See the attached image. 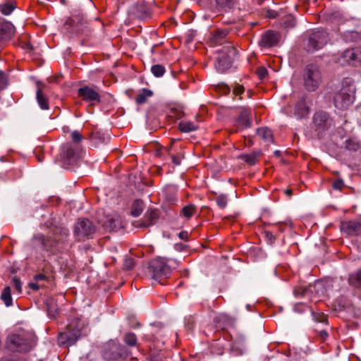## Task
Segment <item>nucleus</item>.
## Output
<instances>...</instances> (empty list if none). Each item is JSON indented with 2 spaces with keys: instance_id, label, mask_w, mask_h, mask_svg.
<instances>
[{
  "instance_id": "nucleus-1",
  "label": "nucleus",
  "mask_w": 361,
  "mask_h": 361,
  "mask_svg": "<svg viewBox=\"0 0 361 361\" xmlns=\"http://www.w3.org/2000/svg\"><path fill=\"white\" fill-rule=\"evenodd\" d=\"M89 331L85 322L79 318L73 319L67 326L66 331L59 336V342L68 346L74 345L78 339L86 336Z\"/></svg>"
},
{
  "instance_id": "nucleus-2",
  "label": "nucleus",
  "mask_w": 361,
  "mask_h": 361,
  "mask_svg": "<svg viewBox=\"0 0 361 361\" xmlns=\"http://www.w3.org/2000/svg\"><path fill=\"white\" fill-rule=\"evenodd\" d=\"M355 86L350 80L345 78L342 83L341 88L336 92L334 97V103L338 109H346L352 105L355 100Z\"/></svg>"
},
{
  "instance_id": "nucleus-3",
  "label": "nucleus",
  "mask_w": 361,
  "mask_h": 361,
  "mask_svg": "<svg viewBox=\"0 0 361 361\" xmlns=\"http://www.w3.org/2000/svg\"><path fill=\"white\" fill-rule=\"evenodd\" d=\"M178 265V262L176 259L158 257L150 262L149 269L152 278L158 280L167 277L171 274V269Z\"/></svg>"
},
{
  "instance_id": "nucleus-4",
  "label": "nucleus",
  "mask_w": 361,
  "mask_h": 361,
  "mask_svg": "<svg viewBox=\"0 0 361 361\" xmlns=\"http://www.w3.org/2000/svg\"><path fill=\"white\" fill-rule=\"evenodd\" d=\"M35 344V340L32 335L12 334L8 336L6 341L7 347L13 351L26 353L31 350Z\"/></svg>"
},
{
  "instance_id": "nucleus-5",
  "label": "nucleus",
  "mask_w": 361,
  "mask_h": 361,
  "mask_svg": "<svg viewBox=\"0 0 361 361\" xmlns=\"http://www.w3.org/2000/svg\"><path fill=\"white\" fill-rule=\"evenodd\" d=\"M329 40V34L324 30L312 31L304 40V47L307 52L312 53L322 49Z\"/></svg>"
},
{
  "instance_id": "nucleus-6",
  "label": "nucleus",
  "mask_w": 361,
  "mask_h": 361,
  "mask_svg": "<svg viewBox=\"0 0 361 361\" xmlns=\"http://www.w3.org/2000/svg\"><path fill=\"white\" fill-rule=\"evenodd\" d=\"M85 3L86 6L83 5L75 8L72 11L71 17V21L73 25L78 27L81 31H85V29L88 27V25L90 22V19L88 18L85 13V7L95 9V6L92 1L86 0Z\"/></svg>"
},
{
  "instance_id": "nucleus-7",
  "label": "nucleus",
  "mask_w": 361,
  "mask_h": 361,
  "mask_svg": "<svg viewBox=\"0 0 361 361\" xmlns=\"http://www.w3.org/2000/svg\"><path fill=\"white\" fill-rule=\"evenodd\" d=\"M304 86L308 91H315L322 82V74L319 67L314 64L307 66L303 74Z\"/></svg>"
},
{
  "instance_id": "nucleus-8",
  "label": "nucleus",
  "mask_w": 361,
  "mask_h": 361,
  "mask_svg": "<svg viewBox=\"0 0 361 361\" xmlns=\"http://www.w3.org/2000/svg\"><path fill=\"white\" fill-rule=\"evenodd\" d=\"M236 49L231 45H226L219 51V56L216 59L215 67L217 71L224 73L231 66Z\"/></svg>"
},
{
  "instance_id": "nucleus-9",
  "label": "nucleus",
  "mask_w": 361,
  "mask_h": 361,
  "mask_svg": "<svg viewBox=\"0 0 361 361\" xmlns=\"http://www.w3.org/2000/svg\"><path fill=\"white\" fill-rule=\"evenodd\" d=\"M96 226L88 219H78L74 226L73 233L77 240L92 238L96 232Z\"/></svg>"
},
{
  "instance_id": "nucleus-10",
  "label": "nucleus",
  "mask_w": 361,
  "mask_h": 361,
  "mask_svg": "<svg viewBox=\"0 0 361 361\" xmlns=\"http://www.w3.org/2000/svg\"><path fill=\"white\" fill-rule=\"evenodd\" d=\"M32 246L44 251L54 252L59 248L57 240L51 237H46L42 233H37L32 238Z\"/></svg>"
},
{
  "instance_id": "nucleus-11",
  "label": "nucleus",
  "mask_w": 361,
  "mask_h": 361,
  "mask_svg": "<svg viewBox=\"0 0 361 361\" xmlns=\"http://www.w3.org/2000/svg\"><path fill=\"white\" fill-rule=\"evenodd\" d=\"M126 348L124 346L115 342L108 343L103 350V357L107 360H114L121 358L123 360V357L127 355H125Z\"/></svg>"
},
{
  "instance_id": "nucleus-12",
  "label": "nucleus",
  "mask_w": 361,
  "mask_h": 361,
  "mask_svg": "<svg viewBox=\"0 0 361 361\" xmlns=\"http://www.w3.org/2000/svg\"><path fill=\"white\" fill-rule=\"evenodd\" d=\"M61 158L64 164L68 165L75 163L80 158V153L71 143H65L61 147Z\"/></svg>"
},
{
  "instance_id": "nucleus-13",
  "label": "nucleus",
  "mask_w": 361,
  "mask_h": 361,
  "mask_svg": "<svg viewBox=\"0 0 361 361\" xmlns=\"http://www.w3.org/2000/svg\"><path fill=\"white\" fill-rule=\"evenodd\" d=\"M341 230L348 235L361 234V217L341 222Z\"/></svg>"
},
{
  "instance_id": "nucleus-14",
  "label": "nucleus",
  "mask_w": 361,
  "mask_h": 361,
  "mask_svg": "<svg viewBox=\"0 0 361 361\" xmlns=\"http://www.w3.org/2000/svg\"><path fill=\"white\" fill-rule=\"evenodd\" d=\"M128 13L137 18L146 19L150 16V10L147 4L137 3L130 6Z\"/></svg>"
},
{
  "instance_id": "nucleus-15",
  "label": "nucleus",
  "mask_w": 361,
  "mask_h": 361,
  "mask_svg": "<svg viewBox=\"0 0 361 361\" xmlns=\"http://www.w3.org/2000/svg\"><path fill=\"white\" fill-rule=\"evenodd\" d=\"M78 94V96L82 97V99L85 102H100V96L99 93L88 86H84L79 88Z\"/></svg>"
},
{
  "instance_id": "nucleus-16",
  "label": "nucleus",
  "mask_w": 361,
  "mask_h": 361,
  "mask_svg": "<svg viewBox=\"0 0 361 361\" xmlns=\"http://www.w3.org/2000/svg\"><path fill=\"white\" fill-rule=\"evenodd\" d=\"M280 39V35L271 30L266 32L261 38L259 44L264 47H271L278 44Z\"/></svg>"
},
{
  "instance_id": "nucleus-17",
  "label": "nucleus",
  "mask_w": 361,
  "mask_h": 361,
  "mask_svg": "<svg viewBox=\"0 0 361 361\" xmlns=\"http://www.w3.org/2000/svg\"><path fill=\"white\" fill-rule=\"evenodd\" d=\"M158 216L157 209L148 210L145 216V219L142 221H136L133 223V226L137 228H147L154 224L155 220L157 219Z\"/></svg>"
},
{
  "instance_id": "nucleus-18",
  "label": "nucleus",
  "mask_w": 361,
  "mask_h": 361,
  "mask_svg": "<svg viewBox=\"0 0 361 361\" xmlns=\"http://www.w3.org/2000/svg\"><path fill=\"white\" fill-rule=\"evenodd\" d=\"M13 30L14 27L11 23L0 20V45L11 37Z\"/></svg>"
},
{
  "instance_id": "nucleus-19",
  "label": "nucleus",
  "mask_w": 361,
  "mask_h": 361,
  "mask_svg": "<svg viewBox=\"0 0 361 361\" xmlns=\"http://www.w3.org/2000/svg\"><path fill=\"white\" fill-rule=\"evenodd\" d=\"M314 123L319 128H325L331 125V120L329 114L324 111H318L313 117Z\"/></svg>"
},
{
  "instance_id": "nucleus-20",
  "label": "nucleus",
  "mask_w": 361,
  "mask_h": 361,
  "mask_svg": "<svg viewBox=\"0 0 361 361\" xmlns=\"http://www.w3.org/2000/svg\"><path fill=\"white\" fill-rule=\"evenodd\" d=\"M343 57L348 63L355 65L361 61V48L348 49L343 52Z\"/></svg>"
},
{
  "instance_id": "nucleus-21",
  "label": "nucleus",
  "mask_w": 361,
  "mask_h": 361,
  "mask_svg": "<svg viewBox=\"0 0 361 361\" xmlns=\"http://www.w3.org/2000/svg\"><path fill=\"white\" fill-rule=\"evenodd\" d=\"M251 111L249 109L242 107L240 111V115L236 118L238 125L242 128H249L251 126L250 116Z\"/></svg>"
},
{
  "instance_id": "nucleus-22",
  "label": "nucleus",
  "mask_w": 361,
  "mask_h": 361,
  "mask_svg": "<svg viewBox=\"0 0 361 361\" xmlns=\"http://www.w3.org/2000/svg\"><path fill=\"white\" fill-rule=\"evenodd\" d=\"M310 113L309 107L307 106L305 99H300L295 106L294 115L297 118L302 119L307 116Z\"/></svg>"
},
{
  "instance_id": "nucleus-23",
  "label": "nucleus",
  "mask_w": 361,
  "mask_h": 361,
  "mask_svg": "<svg viewBox=\"0 0 361 361\" xmlns=\"http://www.w3.org/2000/svg\"><path fill=\"white\" fill-rule=\"evenodd\" d=\"M110 135L107 133L96 130L92 133L91 139L95 146L107 144L110 141Z\"/></svg>"
},
{
  "instance_id": "nucleus-24",
  "label": "nucleus",
  "mask_w": 361,
  "mask_h": 361,
  "mask_svg": "<svg viewBox=\"0 0 361 361\" xmlns=\"http://www.w3.org/2000/svg\"><path fill=\"white\" fill-rule=\"evenodd\" d=\"M36 98L37 103L42 109L47 110L49 109L48 98L44 94L41 87L39 86L36 92Z\"/></svg>"
},
{
  "instance_id": "nucleus-25",
  "label": "nucleus",
  "mask_w": 361,
  "mask_h": 361,
  "mask_svg": "<svg viewBox=\"0 0 361 361\" xmlns=\"http://www.w3.org/2000/svg\"><path fill=\"white\" fill-rule=\"evenodd\" d=\"M68 234V230L67 228H62L60 230L59 234L53 238V239L57 240L59 248L56 249V251L63 248V245L66 243Z\"/></svg>"
},
{
  "instance_id": "nucleus-26",
  "label": "nucleus",
  "mask_w": 361,
  "mask_h": 361,
  "mask_svg": "<svg viewBox=\"0 0 361 361\" xmlns=\"http://www.w3.org/2000/svg\"><path fill=\"white\" fill-rule=\"evenodd\" d=\"M257 135L262 139L264 142L272 143L274 141L273 134L270 129L268 128H261L257 129Z\"/></svg>"
},
{
  "instance_id": "nucleus-27",
  "label": "nucleus",
  "mask_w": 361,
  "mask_h": 361,
  "mask_svg": "<svg viewBox=\"0 0 361 361\" xmlns=\"http://www.w3.org/2000/svg\"><path fill=\"white\" fill-rule=\"evenodd\" d=\"M153 95V92L149 89L143 88L135 98L137 104H145L147 99Z\"/></svg>"
},
{
  "instance_id": "nucleus-28",
  "label": "nucleus",
  "mask_w": 361,
  "mask_h": 361,
  "mask_svg": "<svg viewBox=\"0 0 361 361\" xmlns=\"http://www.w3.org/2000/svg\"><path fill=\"white\" fill-rule=\"evenodd\" d=\"M1 300L4 302L6 307L13 305V299L11 297V290L10 286L5 287L1 294Z\"/></svg>"
},
{
  "instance_id": "nucleus-29",
  "label": "nucleus",
  "mask_w": 361,
  "mask_h": 361,
  "mask_svg": "<svg viewBox=\"0 0 361 361\" xmlns=\"http://www.w3.org/2000/svg\"><path fill=\"white\" fill-rule=\"evenodd\" d=\"M295 18L290 14L281 18L280 20V25L284 28H293L295 26Z\"/></svg>"
},
{
  "instance_id": "nucleus-30",
  "label": "nucleus",
  "mask_w": 361,
  "mask_h": 361,
  "mask_svg": "<svg viewBox=\"0 0 361 361\" xmlns=\"http://www.w3.org/2000/svg\"><path fill=\"white\" fill-rule=\"evenodd\" d=\"M179 130L183 133H189L197 129L198 126L191 121H183L179 123Z\"/></svg>"
},
{
  "instance_id": "nucleus-31",
  "label": "nucleus",
  "mask_w": 361,
  "mask_h": 361,
  "mask_svg": "<svg viewBox=\"0 0 361 361\" xmlns=\"http://www.w3.org/2000/svg\"><path fill=\"white\" fill-rule=\"evenodd\" d=\"M144 209V202L140 200H136L134 201L132 205L131 215L137 217L140 216Z\"/></svg>"
},
{
  "instance_id": "nucleus-32",
  "label": "nucleus",
  "mask_w": 361,
  "mask_h": 361,
  "mask_svg": "<svg viewBox=\"0 0 361 361\" xmlns=\"http://www.w3.org/2000/svg\"><path fill=\"white\" fill-rule=\"evenodd\" d=\"M123 342L130 347L137 345V336L133 332H128L123 336Z\"/></svg>"
},
{
  "instance_id": "nucleus-33",
  "label": "nucleus",
  "mask_w": 361,
  "mask_h": 361,
  "mask_svg": "<svg viewBox=\"0 0 361 361\" xmlns=\"http://www.w3.org/2000/svg\"><path fill=\"white\" fill-rule=\"evenodd\" d=\"M15 8V3L12 1L0 4V11L4 16L10 15Z\"/></svg>"
},
{
  "instance_id": "nucleus-34",
  "label": "nucleus",
  "mask_w": 361,
  "mask_h": 361,
  "mask_svg": "<svg viewBox=\"0 0 361 361\" xmlns=\"http://www.w3.org/2000/svg\"><path fill=\"white\" fill-rule=\"evenodd\" d=\"M348 283L355 287H361V271H357L349 275Z\"/></svg>"
},
{
  "instance_id": "nucleus-35",
  "label": "nucleus",
  "mask_w": 361,
  "mask_h": 361,
  "mask_svg": "<svg viewBox=\"0 0 361 361\" xmlns=\"http://www.w3.org/2000/svg\"><path fill=\"white\" fill-rule=\"evenodd\" d=\"M235 0H215L217 7L224 11H228L233 8Z\"/></svg>"
},
{
  "instance_id": "nucleus-36",
  "label": "nucleus",
  "mask_w": 361,
  "mask_h": 361,
  "mask_svg": "<svg viewBox=\"0 0 361 361\" xmlns=\"http://www.w3.org/2000/svg\"><path fill=\"white\" fill-rule=\"evenodd\" d=\"M258 156V154L256 152H253L251 154H242L240 155V159L245 161L247 164H248L250 166H253L257 162V157Z\"/></svg>"
},
{
  "instance_id": "nucleus-37",
  "label": "nucleus",
  "mask_w": 361,
  "mask_h": 361,
  "mask_svg": "<svg viewBox=\"0 0 361 361\" xmlns=\"http://www.w3.org/2000/svg\"><path fill=\"white\" fill-rule=\"evenodd\" d=\"M345 148L350 151H357L360 148V144L353 139H348L345 142Z\"/></svg>"
},
{
  "instance_id": "nucleus-38",
  "label": "nucleus",
  "mask_w": 361,
  "mask_h": 361,
  "mask_svg": "<svg viewBox=\"0 0 361 361\" xmlns=\"http://www.w3.org/2000/svg\"><path fill=\"white\" fill-rule=\"evenodd\" d=\"M151 72L155 77L159 78L165 73L166 69L164 66L156 64L151 67Z\"/></svg>"
},
{
  "instance_id": "nucleus-39",
  "label": "nucleus",
  "mask_w": 361,
  "mask_h": 361,
  "mask_svg": "<svg viewBox=\"0 0 361 361\" xmlns=\"http://www.w3.org/2000/svg\"><path fill=\"white\" fill-rule=\"evenodd\" d=\"M228 33V30H217L213 34V40L217 43L219 40L224 39Z\"/></svg>"
},
{
  "instance_id": "nucleus-40",
  "label": "nucleus",
  "mask_w": 361,
  "mask_h": 361,
  "mask_svg": "<svg viewBox=\"0 0 361 361\" xmlns=\"http://www.w3.org/2000/svg\"><path fill=\"white\" fill-rule=\"evenodd\" d=\"M216 202L221 209H224L228 204V197L226 195L221 194L216 197Z\"/></svg>"
},
{
  "instance_id": "nucleus-41",
  "label": "nucleus",
  "mask_w": 361,
  "mask_h": 361,
  "mask_svg": "<svg viewBox=\"0 0 361 361\" xmlns=\"http://www.w3.org/2000/svg\"><path fill=\"white\" fill-rule=\"evenodd\" d=\"M195 210V206L189 204L183 207L182 213L185 217L190 218L194 214Z\"/></svg>"
},
{
  "instance_id": "nucleus-42",
  "label": "nucleus",
  "mask_w": 361,
  "mask_h": 361,
  "mask_svg": "<svg viewBox=\"0 0 361 361\" xmlns=\"http://www.w3.org/2000/svg\"><path fill=\"white\" fill-rule=\"evenodd\" d=\"M11 280L13 286H14L16 291L18 293H20L22 292V282L16 276H13Z\"/></svg>"
},
{
  "instance_id": "nucleus-43",
  "label": "nucleus",
  "mask_w": 361,
  "mask_h": 361,
  "mask_svg": "<svg viewBox=\"0 0 361 361\" xmlns=\"http://www.w3.org/2000/svg\"><path fill=\"white\" fill-rule=\"evenodd\" d=\"M314 319L316 322L326 324L327 322V317L325 314L322 313H313Z\"/></svg>"
},
{
  "instance_id": "nucleus-44",
  "label": "nucleus",
  "mask_w": 361,
  "mask_h": 361,
  "mask_svg": "<svg viewBox=\"0 0 361 361\" xmlns=\"http://www.w3.org/2000/svg\"><path fill=\"white\" fill-rule=\"evenodd\" d=\"M8 85V80L6 75L0 71V90H4Z\"/></svg>"
},
{
  "instance_id": "nucleus-45",
  "label": "nucleus",
  "mask_w": 361,
  "mask_h": 361,
  "mask_svg": "<svg viewBox=\"0 0 361 361\" xmlns=\"http://www.w3.org/2000/svg\"><path fill=\"white\" fill-rule=\"evenodd\" d=\"M71 138L75 143L80 142L82 140V135L78 130H74L71 133Z\"/></svg>"
},
{
  "instance_id": "nucleus-46",
  "label": "nucleus",
  "mask_w": 361,
  "mask_h": 361,
  "mask_svg": "<svg viewBox=\"0 0 361 361\" xmlns=\"http://www.w3.org/2000/svg\"><path fill=\"white\" fill-rule=\"evenodd\" d=\"M123 267L126 269L130 270L134 267V260L132 258H126L124 260Z\"/></svg>"
},
{
  "instance_id": "nucleus-47",
  "label": "nucleus",
  "mask_w": 361,
  "mask_h": 361,
  "mask_svg": "<svg viewBox=\"0 0 361 361\" xmlns=\"http://www.w3.org/2000/svg\"><path fill=\"white\" fill-rule=\"evenodd\" d=\"M257 74L259 79H264L268 74L267 70L264 67H259L257 71Z\"/></svg>"
},
{
  "instance_id": "nucleus-48",
  "label": "nucleus",
  "mask_w": 361,
  "mask_h": 361,
  "mask_svg": "<svg viewBox=\"0 0 361 361\" xmlns=\"http://www.w3.org/2000/svg\"><path fill=\"white\" fill-rule=\"evenodd\" d=\"M244 92V87L242 85H240L238 84H236L235 87H233V94L238 96L243 94Z\"/></svg>"
},
{
  "instance_id": "nucleus-49",
  "label": "nucleus",
  "mask_w": 361,
  "mask_h": 361,
  "mask_svg": "<svg viewBox=\"0 0 361 361\" xmlns=\"http://www.w3.org/2000/svg\"><path fill=\"white\" fill-rule=\"evenodd\" d=\"M344 186V182L342 179H338L333 183V188L335 190H341L343 187Z\"/></svg>"
},
{
  "instance_id": "nucleus-50",
  "label": "nucleus",
  "mask_w": 361,
  "mask_h": 361,
  "mask_svg": "<svg viewBox=\"0 0 361 361\" xmlns=\"http://www.w3.org/2000/svg\"><path fill=\"white\" fill-rule=\"evenodd\" d=\"M266 16L269 18H275L279 16V13L272 9H267L266 11Z\"/></svg>"
},
{
  "instance_id": "nucleus-51",
  "label": "nucleus",
  "mask_w": 361,
  "mask_h": 361,
  "mask_svg": "<svg viewBox=\"0 0 361 361\" xmlns=\"http://www.w3.org/2000/svg\"><path fill=\"white\" fill-rule=\"evenodd\" d=\"M307 290L305 288H298L294 290V293L297 296H303L306 294Z\"/></svg>"
},
{
  "instance_id": "nucleus-52",
  "label": "nucleus",
  "mask_w": 361,
  "mask_h": 361,
  "mask_svg": "<svg viewBox=\"0 0 361 361\" xmlns=\"http://www.w3.org/2000/svg\"><path fill=\"white\" fill-rule=\"evenodd\" d=\"M220 88V90L224 94H229L230 91H231V88L229 86H228L227 85H225V84H223L221 85H220L219 87Z\"/></svg>"
},
{
  "instance_id": "nucleus-53",
  "label": "nucleus",
  "mask_w": 361,
  "mask_h": 361,
  "mask_svg": "<svg viewBox=\"0 0 361 361\" xmlns=\"http://www.w3.org/2000/svg\"><path fill=\"white\" fill-rule=\"evenodd\" d=\"M178 236L181 240H188L189 235L187 231H183L179 233Z\"/></svg>"
},
{
  "instance_id": "nucleus-54",
  "label": "nucleus",
  "mask_w": 361,
  "mask_h": 361,
  "mask_svg": "<svg viewBox=\"0 0 361 361\" xmlns=\"http://www.w3.org/2000/svg\"><path fill=\"white\" fill-rule=\"evenodd\" d=\"M172 161L175 165H179L180 164V157L176 155L171 156Z\"/></svg>"
},
{
  "instance_id": "nucleus-55",
  "label": "nucleus",
  "mask_w": 361,
  "mask_h": 361,
  "mask_svg": "<svg viewBox=\"0 0 361 361\" xmlns=\"http://www.w3.org/2000/svg\"><path fill=\"white\" fill-rule=\"evenodd\" d=\"M174 247L177 251H183L185 249L186 246L182 243H176Z\"/></svg>"
},
{
  "instance_id": "nucleus-56",
  "label": "nucleus",
  "mask_w": 361,
  "mask_h": 361,
  "mask_svg": "<svg viewBox=\"0 0 361 361\" xmlns=\"http://www.w3.org/2000/svg\"><path fill=\"white\" fill-rule=\"evenodd\" d=\"M29 286L32 290H37L39 289V286L35 283H30L29 284Z\"/></svg>"
},
{
  "instance_id": "nucleus-57",
  "label": "nucleus",
  "mask_w": 361,
  "mask_h": 361,
  "mask_svg": "<svg viewBox=\"0 0 361 361\" xmlns=\"http://www.w3.org/2000/svg\"><path fill=\"white\" fill-rule=\"evenodd\" d=\"M45 278H46V276L43 274H37L35 276V279L36 281L44 280Z\"/></svg>"
},
{
  "instance_id": "nucleus-58",
  "label": "nucleus",
  "mask_w": 361,
  "mask_h": 361,
  "mask_svg": "<svg viewBox=\"0 0 361 361\" xmlns=\"http://www.w3.org/2000/svg\"><path fill=\"white\" fill-rule=\"evenodd\" d=\"M284 193L288 195L289 197H290L293 195V190L291 189H286L284 190Z\"/></svg>"
},
{
  "instance_id": "nucleus-59",
  "label": "nucleus",
  "mask_w": 361,
  "mask_h": 361,
  "mask_svg": "<svg viewBox=\"0 0 361 361\" xmlns=\"http://www.w3.org/2000/svg\"><path fill=\"white\" fill-rule=\"evenodd\" d=\"M319 334L323 338H326L328 336V334L325 330L320 331Z\"/></svg>"
},
{
  "instance_id": "nucleus-60",
  "label": "nucleus",
  "mask_w": 361,
  "mask_h": 361,
  "mask_svg": "<svg viewBox=\"0 0 361 361\" xmlns=\"http://www.w3.org/2000/svg\"><path fill=\"white\" fill-rule=\"evenodd\" d=\"M123 361H137V360L135 359H134L133 357H130L128 355H126L123 357Z\"/></svg>"
},
{
  "instance_id": "nucleus-61",
  "label": "nucleus",
  "mask_w": 361,
  "mask_h": 361,
  "mask_svg": "<svg viewBox=\"0 0 361 361\" xmlns=\"http://www.w3.org/2000/svg\"><path fill=\"white\" fill-rule=\"evenodd\" d=\"M274 154L277 157H279L281 155V152L279 150H276L274 152Z\"/></svg>"
},
{
  "instance_id": "nucleus-62",
  "label": "nucleus",
  "mask_w": 361,
  "mask_h": 361,
  "mask_svg": "<svg viewBox=\"0 0 361 361\" xmlns=\"http://www.w3.org/2000/svg\"><path fill=\"white\" fill-rule=\"evenodd\" d=\"M110 222H111V225L112 224H115L114 226L112 228H113V229H116V221H112V220H111V221H110Z\"/></svg>"
},
{
  "instance_id": "nucleus-63",
  "label": "nucleus",
  "mask_w": 361,
  "mask_h": 361,
  "mask_svg": "<svg viewBox=\"0 0 361 361\" xmlns=\"http://www.w3.org/2000/svg\"><path fill=\"white\" fill-rule=\"evenodd\" d=\"M26 48L29 49H32V46L31 44H26Z\"/></svg>"
},
{
  "instance_id": "nucleus-64",
  "label": "nucleus",
  "mask_w": 361,
  "mask_h": 361,
  "mask_svg": "<svg viewBox=\"0 0 361 361\" xmlns=\"http://www.w3.org/2000/svg\"><path fill=\"white\" fill-rule=\"evenodd\" d=\"M360 117L359 118V125L361 127V107H360Z\"/></svg>"
}]
</instances>
